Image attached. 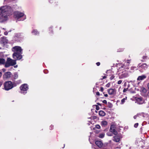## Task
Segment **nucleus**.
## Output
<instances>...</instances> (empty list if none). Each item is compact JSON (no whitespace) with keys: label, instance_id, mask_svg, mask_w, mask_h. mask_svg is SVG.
I'll list each match as a JSON object with an SVG mask.
<instances>
[{"label":"nucleus","instance_id":"1","mask_svg":"<svg viewBox=\"0 0 149 149\" xmlns=\"http://www.w3.org/2000/svg\"><path fill=\"white\" fill-rule=\"evenodd\" d=\"M13 10V8L10 6H5L1 7L0 9V15L4 16L5 18H6L7 16L11 14Z\"/></svg>","mask_w":149,"mask_h":149},{"label":"nucleus","instance_id":"2","mask_svg":"<svg viewBox=\"0 0 149 149\" xmlns=\"http://www.w3.org/2000/svg\"><path fill=\"white\" fill-rule=\"evenodd\" d=\"M13 10V8L10 6H5L1 7L0 9V15L4 16L5 18H6L7 16L11 14Z\"/></svg>","mask_w":149,"mask_h":149},{"label":"nucleus","instance_id":"3","mask_svg":"<svg viewBox=\"0 0 149 149\" xmlns=\"http://www.w3.org/2000/svg\"><path fill=\"white\" fill-rule=\"evenodd\" d=\"M3 86L4 89L6 91H9L15 86L10 81L5 82L3 84Z\"/></svg>","mask_w":149,"mask_h":149},{"label":"nucleus","instance_id":"4","mask_svg":"<svg viewBox=\"0 0 149 149\" xmlns=\"http://www.w3.org/2000/svg\"><path fill=\"white\" fill-rule=\"evenodd\" d=\"M16 64V60H13L10 58H8L6 62L5 67L7 68L10 66H13Z\"/></svg>","mask_w":149,"mask_h":149},{"label":"nucleus","instance_id":"5","mask_svg":"<svg viewBox=\"0 0 149 149\" xmlns=\"http://www.w3.org/2000/svg\"><path fill=\"white\" fill-rule=\"evenodd\" d=\"M21 93L24 94L26 93L27 91L29 89L28 85L27 84H22L20 87Z\"/></svg>","mask_w":149,"mask_h":149},{"label":"nucleus","instance_id":"6","mask_svg":"<svg viewBox=\"0 0 149 149\" xmlns=\"http://www.w3.org/2000/svg\"><path fill=\"white\" fill-rule=\"evenodd\" d=\"M22 53H19L17 52H14L13 54V58L16 60H20L22 58V56L21 54Z\"/></svg>","mask_w":149,"mask_h":149},{"label":"nucleus","instance_id":"7","mask_svg":"<svg viewBox=\"0 0 149 149\" xmlns=\"http://www.w3.org/2000/svg\"><path fill=\"white\" fill-rule=\"evenodd\" d=\"M14 15L15 17L17 18V19L21 17L24 16V14L18 11H16L14 13Z\"/></svg>","mask_w":149,"mask_h":149},{"label":"nucleus","instance_id":"8","mask_svg":"<svg viewBox=\"0 0 149 149\" xmlns=\"http://www.w3.org/2000/svg\"><path fill=\"white\" fill-rule=\"evenodd\" d=\"M13 51L14 52H17L19 53H22V49L20 47L18 46H15L13 47Z\"/></svg>","mask_w":149,"mask_h":149},{"label":"nucleus","instance_id":"9","mask_svg":"<svg viewBox=\"0 0 149 149\" xmlns=\"http://www.w3.org/2000/svg\"><path fill=\"white\" fill-rule=\"evenodd\" d=\"M115 126L114 125H111L110 127L109 131L110 132H112L113 134L117 135L118 134V132L115 129Z\"/></svg>","mask_w":149,"mask_h":149},{"label":"nucleus","instance_id":"10","mask_svg":"<svg viewBox=\"0 0 149 149\" xmlns=\"http://www.w3.org/2000/svg\"><path fill=\"white\" fill-rule=\"evenodd\" d=\"M140 92L141 95L144 97H146V93L147 92V89L144 87H142L141 88Z\"/></svg>","mask_w":149,"mask_h":149},{"label":"nucleus","instance_id":"11","mask_svg":"<svg viewBox=\"0 0 149 149\" xmlns=\"http://www.w3.org/2000/svg\"><path fill=\"white\" fill-rule=\"evenodd\" d=\"M12 74L10 72H8L5 73L3 75V78L4 79H6L10 78L11 77Z\"/></svg>","mask_w":149,"mask_h":149},{"label":"nucleus","instance_id":"12","mask_svg":"<svg viewBox=\"0 0 149 149\" xmlns=\"http://www.w3.org/2000/svg\"><path fill=\"white\" fill-rule=\"evenodd\" d=\"M121 137V135L119 134L118 135H115L113 137V140L116 142H119L120 140V138Z\"/></svg>","mask_w":149,"mask_h":149},{"label":"nucleus","instance_id":"13","mask_svg":"<svg viewBox=\"0 0 149 149\" xmlns=\"http://www.w3.org/2000/svg\"><path fill=\"white\" fill-rule=\"evenodd\" d=\"M116 91L115 89L110 88L108 90V92L109 95H115L116 93Z\"/></svg>","mask_w":149,"mask_h":149},{"label":"nucleus","instance_id":"14","mask_svg":"<svg viewBox=\"0 0 149 149\" xmlns=\"http://www.w3.org/2000/svg\"><path fill=\"white\" fill-rule=\"evenodd\" d=\"M143 98L142 97H138L136 99V100L137 102L139 104H145V102L144 100H143Z\"/></svg>","mask_w":149,"mask_h":149},{"label":"nucleus","instance_id":"15","mask_svg":"<svg viewBox=\"0 0 149 149\" xmlns=\"http://www.w3.org/2000/svg\"><path fill=\"white\" fill-rule=\"evenodd\" d=\"M1 42L3 45H5L8 42V40L5 37H3L1 38Z\"/></svg>","mask_w":149,"mask_h":149},{"label":"nucleus","instance_id":"16","mask_svg":"<svg viewBox=\"0 0 149 149\" xmlns=\"http://www.w3.org/2000/svg\"><path fill=\"white\" fill-rule=\"evenodd\" d=\"M128 76V74L127 72H125L122 73L120 77L119 78L120 79H123Z\"/></svg>","mask_w":149,"mask_h":149},{"label":"nucleus","instance_id":"17","mask_svg":"<svg viewBox=\"0 0 149 149\" xmlns=\"http://www.w3.org/2000/svg\"><path fill=\"white\" fill-rule=\"evenodd\" d=\"M95 144L99 147L101 148L103 145V143L102 141H97L95 142Z\"/></svg>","mask_w":149,"mask_h":149},{"label":"nucleus","instance_id":"18","mask_svg":"<svg viewBox=\"0 0 149 149\" xmlns=\"http://www.w3.org/2000/svg\"><path fill=\"white\" fill-rule=\"evenodd\" d=\"M146 77V76L145 75H143L141 76H139L137 78V80L141 81L143 80Z\"/></svg>","mask_w":149,"mask_h":149},{"label":"nucleus","instance_id":"19","mask_svg":"<svg viewBox=\"0 0 149 149\" xmlns=\"http://www.w3.org/2000/svg\"><path fill=\"white\" fill-rule=\"evenodd\" d=\"M108 124V122L105 120H103L101 122V125L102 127H106Z\"/></svg>","mask_w":149,"mask_h":149},{"label":"nucleus","instance_id":"20","mask_svg":"<svg viewBox=\"0 0 149 149\" xmlns=\"http://www.w3.org/2000/svg\"><path fill=\"white\" fill-rule=\"evenodd\" d=\"M99 114L101 116H104L106 115V113L103 111L100 110L99 112Z\"/></svg>","mask_w":149,"mask_h":149},{"label":"nucleus","instance_id":"21","mask_svg":"<svg viewBox=\"0 0 149 149\" xmlns=\"http://www.w3.org/2000/svg\"><path fill=\"white\" fill-rule=\"evenodd\" d=\"M5 60L3 58H0V65L5 64Z\"/></svg>","mask_w":149,"mask_h":149},{"label":"nucleus","instance_id":"22","mask_svg":"<svg viewBox=\"0 0 149 149\" xmlns=\"http://www.w3.org/2000/svg\"><path fill=\"white\" fill-rule=\"evenodd\" d=\"M147 65L146 63H143L142 64L140 67H141V68L142 69H145L147 68Z\"/></svg>","mask_w":149,"mask_h":149},{"label":"nucleus","instance_id":"23","mask_svg":"<svg viewBox=\"0 0 149 149\" xmlns=\"http://www.w3.org/2000/svg\"><path fill=\"white\" fill-rule=\"evenodd\" d=\"M32 33L35 35H37L39 33V32L36 29L33 30L32 32Z\"/></svg>","mask_w":149,"mask_h":149},{"label":"nucleus","instance_id":"24","mask_svg":"<svg viewBox=\"0 0 149 149\" xmlns=\"http://www.w3.org/2000/svg\"><path fill=\"white\" fill-rule=\"evenodd\" d=\"M120 67H119V68H118L119 69H122V68H123V69L125 68V64H120Z\"/></svg>","mask_w":149,"mask_h":149},{"label":"nucleus","instance_id":"25","mask_svg":"<svg viewBox=\"0 0 149 149\" xmlns=\"http://www.w3.org/2000/svg\"><path fill=\"white\" fill-rule=\"evenodd\" d=\"M104 133H102L99 134L98 137L100 138H102L104 137Z\"/></svg>","mask_w":149,"mask_h":149},{"label":"nucleus","instance_id":"26","mask_svg":"<svg viewBox=\"0 0 149 149\" xmlns=\"http://www.w3.org/2000/svg\"><path fill=\"white\" fill-rule=\"evenodd\" d=\"M18 77V75L17 73L15 72L14 73L13 75V78L14 79H17Z\"/></svg>","mask_w":149,"mask_h":149},{"label":"nucleus","instance_id":"27","mask_svg":"<svg viewBox=\"0 0 149 149\" xmlns=\"http://www.w3.org/2000/svg\"><path fill=\"white\" fill-rule=\"evenodd\" d=\"M100 126L99 125H95V127L93 128V130H95V129H100Z\"/></svg>","mask_w":149,"mask_h":149},{"label":"nucleus","instance_id":"28","mask_svg":"<svg viewBox=\"0 0 149 149\" xmlns=\"http://www.w3.org/2000/svg\"><path fill=\"white\" fill-rule=\"evenodd\" d=\"M127 97H126L125 98L122 99L121 100V104H123L125 102V100H127Z\"/></svg>","mask_w":149,"mask_h":149},{"label":"nucleus","instance_id":"29","mask_svg":"<svg viewBox=\"0 0 149 149\" xmlns=\"http://www.w3.org/2000/svg\"><path fill=\"white\" fill-rule=\"evenodd\" d=\"M108 106L109 108H111L113 107V105L110 102H108Z\"/></svg>","mask_w":149,"mask_h":149},{"label":"nucleus","instance_id":"30","mask_svg":"<svg viewBox=\"0 0 149 149\" xmlns=\"http://www.w3.org/2000/svg\"><path fill=\"white\" fill-rule=\"evenodd\" d=\"M115 77V76L113 74H112L111 75V76L109 78L110 80H111L113 79Z\"/></svg>","mask_w":149,"mask_h":149},{"label":"nucleus","instance_id":"31","mask_svg":"<svg viewBox=\"0 0 149 149\" xmlns=\"http://www.w3.org/2000/svg\"><path fill=\"white\" fill-rule=\"evenodd\" d=\"M55 0H49V2L50 3H53L54 2H55Z\"/></svg>","mask_w":149,"mask_h":149},{"label":"nucleus","instance_id":"32","mask_svg":"<svg viewBox=\"0 0 149 149\" xmlns=\"http://www.w3.org/2000/svg\"><path fill=\"white\" fill-rule=\"evenodd\" d=\"M95 106H96V109L97 110H98L100 109V107L98 105H95Z\"/></svg>","mask_w":149,"mask_h":149},{"label":"nucleus","instance_id":"33","mask_svg":"<svg viewBox=\"0 0 149 149\" xmlns=\"http://www.w3.org/2000/svg\"><path fill=\"white\" fill-rule=\"evenodd\" d=\"M138 125H139L138 123H135L134 124V126L135 128H137L138 127Z\"/></svg>","mask_w":149,"mask_h":149},{"label":"nucleus","instance_id":"34","mask_svg":"<svg viewBox=\"0 0 149 149\" xmlns=\"http://www.w3.org/2000/svg\"><path fill=\"white\" fill-rule=\"evenodd\" d=\"M54 128V126L52 125H50L49 127V129L50 130H52Z\"/></svg>","mask_w":149,"mask_h":149},{"label":"nucleus","instance_id":"35","mask_svg":"<svg viewBox=\"0 0 149 149\" xmlns=\"http://www.w3.org/2000/svg\"><path fill=\"white\" fill-rule=\"evenodd\" d=\"M122 82V81L121 80H120L118 81L117 82V84H120Z\"/></svg>","mask_w":149,"mask_h":149},{"label":"nucleus","instance_id":"36","mask_svg":"<svg viewBox=\"0 0 149 149\" xmlns=\"http://www.w3.org/2000/svg\"><path fill=\"white\" fill-rule=\"evenodd\" d=\"M128 90V88H125L123 89V93L127 91Z\"/></svg>","mask_w":149,"mask_h":149},{"label":"nucleus","instance_id":"37","mask_svg":"<svg viewBox=\"0 0 149 149\" xmlns=\"http://www.w3.org/2000/svg\"><path fill=\"white\" fill-rule=\"evenodd\" d=\"M110 86V84L109 83H108L106 85V86L107 87H109Z\"/></svg>","mask_w":149,"mask_h":149},{"label":"nucleus","instance_id":"38","mask_svg":"<svg viewBox=\"0 0 149 149\" xmlns=\"http://www.w3.org/2000/svg\"><path fill=\"white\" fill-rule=\"evenodd\" d=\"M102 102L104 104H107V101L106 100H104L102 101Z\"/></svg>","mask_w":149,"mask_h":149},{"label":"nucleus","instance_id":"39","mask_svg":"<svg viewBox=\"0 0 149 149\" xmlns=\"http://www.w3.org/2000/svg\"><path fill=\"white\" fill-rule=\"evenodd\" d=\"M104 91V88L102 87H101L100 88V91L102 92H103Z\"/></svg>","mask_w":149,"mask_h":149},{"label":"nucleus","instance_id":"40","mask_svg":"<svg viewBox=\"0 0 149 149\" xmlns=\"http://www.w3.org/2000/svg\"><path fill=\"white\" fill-rule=\"evenodd\" d=\"M100 62H97L96 63V65L97 66H99L100 65Z\"/></svg>","mask_w":149,"mask_h":149},{"label":"nucleus","instance_id":"41","mask_svg":"<svg viewBox=\"0 0 149 149\" xmlns=\"http://www.w3.org/2000/svg\"><path fill=\"white\" fill-rule=\"evenodd\" d=\"M97 104L98 105H100V106H102V105H104V104H100L99 102H97Z\"/></svg>","mask_w":149,"mask_h":149},{"label":"nucleus","instance_id":"42","mask_svg":"<svg viewBox=\"0 0 149 149\" xmlns=\"http://www.w3.org/2000/svg\"><path fill=\"white\" fill-rule=\"evenodd\" d=\"M106 77H106V76H104L102 78H101L100 79H101V80H103V79H104L106 78Z\"/></svg>","mask_w":149,"mask_h":149},{"label":"nucleus","instance_id":"43","mask_svg":"<svg viewBox=\"0 0 149 149\" xmlns=\"http://www.w3.org/2000/svg\"><path fill=\"white\" fill-rule=\"evenodd\" d=\"M111 71H111L110 70H107V71L106 72V73H107V74H108V73H109V72H111Z\"/></svg>","mask_w":149,"mask_h":149},{"label":"nucleus","instance_id":"44","mask_svg":"<svg viewBox=\"0 0 149 149\" xmlns=\"http://www.w3.org/2000/svg\"><path fill=\"white\" fill-rule=\"evenodd\" d=\"M96 95H97L99 96L100 95V93L99 92H97L96 93Z\"/></svg>","mask_w":149,"mask_h":149},{"label":"nucleus","instance_id":"45","mask_svg":"<svg viewBox=\"0 0 149 149\" xmlns=\"http://www.w3.org/2000/svg\"><path fill=\"white\" fill-rule=\"evenodd\" d=\"M147 58V57L146 56H143V59H145Z\"/></svg>","mask_w":149,"mask_h":149},{"label":"nucleus","instance_id":"46","mask_svg":"<svg viewBox=\"0 0 149 149\" xmlns=\"http://www.w3.org/2000/svg\"><path fill=\"white\" fill-rule=\"evenodd\" d=\"M107 135H108V136H111L112 135L111 134H109L108 133H107Z\"/></svg>","mask_w":149,"mask_h":149},{"label":"nucleus","instance_id":"47","mask_svg":"<svg viewBox=\"0 0 149 149\" xmlns=\"http://www.w3.org/2000/svg\"><path fill=\"white\" fill-rule=\"evenodd\" d=\"M95 132V133H96V134H98L99 133L100 131L98 130H97V131H96Z\"/></svg>","mask_w":149,"mask_h":149},{"label":"nucleus","instance_id":"48","mask_svg":"<svg viewBox=\"0 0 149 149\" xmlns=\"http://www.w3.org/2000/svg\"><path fill=\"white\" fill-rule=\"evenodd\" d=\"M2 84H3L2 82L1 81H0V87L2 85Z\"/></svg>","mask_w":149,"mask_h":149},{"label":"nucleus","instance_id":"49","mask_svg":"<svg viewBox=\"0 0 149 149\" xmlns=\"http://www.w3.org/2000/svg\"><path fill=\"white\" fill-rule=\"evenodd\" d=\"M137 116H134V119H136V118H137Z\"/></svg>","mask_w":149,"mask_h":149},{"label":"nucleus","instance_id":"50","mask_svg":"<svg viewBox=\"0 0 149 149\" xmlns=\"http://www.w3.org/2000/svg\"><path fill=\"white\" fill-rule=\"evenodd\" d=\"M147 87L148 89H149V83L147 85Z\"/></svg>","mask_w":149,"mask_h":149},{"label":"nucleus","instance_id":"51","mask_svg":"<svg viewBox=\"0 0 149 149\" xmlns=\"http://www.w3.org/2000/svg\"><path fill=\"white\" fill-rule=\"evenodd\" d=\"M104 96L106 97H107L108 96V95L107 94H104Z\"/></svg>","mask_w":149,"mask_h":149},{"label":"nucleus","instance_id":"52","mask_svg":"<svg viewBox=\"0 0 149 149\" xmlns=\"http://www.w3.org/2000/svg\"><path fill=\"white\" fill-rule=\"evenodd\" d=\"M2 74L1 72H0V77L1 76Z\"/></svg>","mask_w":149,"mask_h":149},{"label":"nucleus","instance_id":"53","mask_svg":"<svg viewBox=\"0 0 149 149\" xmlns=\"http://www.w3.org/2000/svg\"><path fill=\"white\" fill-rule=\"evenodd\" d=\"M17 65H15V66H14V67L15 68H17Z\"/></svg>","mask_w":149,"mask_h":149},{"label":"nucleus","instance_id":"54","mask_svg":"<svg viewBox=\"0 0 149 149\" xmlns=\"http://www.w3.org/2000/svg\"><path fill=\"white\" fill-rule=\"evenodd\" d=\"M127 63H130V62H129V61L128 60L127 61Z\"/></svg>","mask_w":149,"mask_h":149},{"label":"nucleus","instance_id":"55","mask_svg":"<svg viewBox=\"0 0 149 149\" xmlns=\"http://www.w3.org/2000/svg\"><path fill=\"white\" fill-rule=\"evenodd\" d=\"M106 109V108L105 107H104L102 109H104V110H105Z\"/></svg>","mask_w":149,"mask_h":149}]
</instances>
